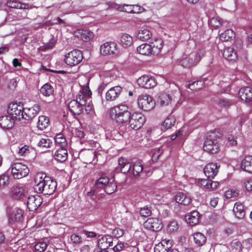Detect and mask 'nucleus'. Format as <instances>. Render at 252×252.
Wrapping results in <instances>:
<instances>
[{
    "instance_id": "18",
    "label": "nucleus",
    "mask_w": 252,
    "mask_h": 252,
    "mask_svg": "<svg viewBox=\"0 0 252 252\" xmlns=\"http://www.w3.org/2000/svg\"><path fill=\"white\" fill-rule=\"evenodd\" d=\"M40 106L38 104H34L32 107H23L22 119L29 120L33 118L39 112Z\"/></svg>"
},
{
    "instance_id": "52",
    "label": "nucleus",
    "mask_w": 252,
    "mask_h": 252,
    "mask_svg": "<svg viewBox=\"0 0 252 252\" xmlns=\"http://www.w3.org/2000/svg\"><path fill=\"white\" fill-rule=\"evenodd\" d=\"M239 194V191L237 189H228L224 192V196L227 199L236 198Z\"/></svg>"
},
{
    "instance_id": "7",
    "label": "nucleus",
    "mask_w": 252,
    "mask_h": 252,
    "mask_svg": "<svg viewBox=\"0 0 252 252\" xmlns=\"http://www.w3.org/2000/svg\"><path fill=\"white\" fill-rule=\"evenodd\" d=\"M137 101L139 107L144 111L151 110L155 105V102L153 97L147 94L140 95Z\"/></svg>"
},
{
    "instance_id": "20",
    "label": "nucleus",
    "mask_w": 252,
    "mask_h": 252,
    "mask_svg": "<svg viewBox=\"0 0 252 252\" xmlns=\"http://www.w3.org/2000/svg\"><path fill=\"white\" fill-rule=\"evenodd\" d=\"M12 196L15 199H21L28 195L27 190L22 186H16L13 187Z\"/></svg>"
},
{
    "instance_id": "3",
    "label": "nucleus",
    "mask_w": 252,
    "mask_h": 252,
    "mask_svg": "<svg viewBox=\"0 0 252 252\" xmlns=\"http://www.w3.org/2000/svg\"><path fill=\"white\" fill-rule=\"evenodd\" d=\"M130 114L128 106L124 104L116 105L110 110L111 118L119 124L127 122L130 117Z\"/></svg>"
},
{
    "instance_id": "19",
    "label": "nucleus",
    "mask_w": 252,
    "mask_h": 252,
    "mask_svg": "<svg viewBox=\"0 0 252 252\" xmlns=\"http://www.w3.org/2000/svg\"><path fill=\"white\" fill-rule=\"evenodd\" d=\"M173 246V242L168 238L161 240L154 248V252H168Z\"/></svg>"
},
{
    "instance_id": "43",
    "label": "nucleus",
    "mask_w": 252,
    "mask_h": 252,
    "mask_svg": "<svg viewBox=\"0 0 252 252\" xmlns=\"http://www.w3.org/2000/svg\"><path fill=\"white\" fill-rule=\"evenodd\" d=\"M9 7L13 8L18 9H27L29 7V5L27 4L22 3L15 0H10L8 2Z\"/></svg>"
},
{
    "instance_id": "37",
    "label": "nucleus",
    "mask_w": 252,
    "mask_h": 252,
    "mask_svg": "<svg viewBox=\"0 0 252 252\" xmlns=\"http://www.w3.org/2000/svg\"><path fill=\"white\" fill-rule=\"evenodd\" d=\"M121 44L124 47L131 46L133 43L132 37L127 33H124L121 37Z\"/></svg>"
},
{
    "instance_id": "59",
    "label": "nucleus",
    "mask_w": 252,
    "mask_h": 252,
    "mask_svg": "<svg viewBox=\"0 0 252 252\" xmlns=\"http://www.w3.org/2000/svg\"><path fill=\"white\" fill-rule=\"evenodd\" d=\"M118 9L121 11L132 13V5L126 4L120 5L118 6Z\"/></svg>"
},
{
    "instance_id": "1",
    "label": "nucleus",
    "mask_w": 252,
    "mask_h": 252,
    "mask_svg": "<svg viewBox=\"0 0 252 252\" xmlns=\"http://www.w3.org/2000/svg\"><path fill=\"white\" fill-rule=\"evenodd\" d=\"M92 92L88 86H84L77 95L76 99L71 100L68 107L70 112L75 115H79L82 111L83 106L90 100Z\"/></svg>"
},
{
    "instance_id": "29",
    "label": "nucleus",
    "mask_w": 252,
    "mask_h": 252,
    "mask_svg": "<svg viewBox=\"0 0 252 252\" xmlns=\"http://www.w3.org/2000/svg\"><path fill=\"white\" fill-rule=\"evenodd\" d=\"M23 211L20 209H16L13 210L9 216V221L14 223L16 221H20L23 220Z\"/></svg>"
},
{
    "instance_id": "4",
    "label": "nucleus",
    "mask_w": 252,
    "mask_h": 252,
    "mask_svg": "<svg viewBox=\"0 0 252 252\" xmlns=\"http://www.w3.org/2000/svg\"><path fill=\"white\" fill-rule=\"evenodd\" d=\"M41 180L34 186V190L38 193H41L44 195H51L53 194L56 189V182L53 179H51L48 177H45L42 179L40 178Z\"/></svg>"
},
{
    "instance_id": "28",
    "label": "nucleus",
    "mask_w": 252,
    "mask_h": 252,
    "mask_svg": "<svg viewBox=\"0 0 252 252\" xmlns=\"http://www.w3.org/2000/svg\"><path fill=\"white\" fill-rule=\"evenodd\" d=\"M233 212L235 217L238 219H243L245 216L244 206L240 202L235 203Z\"/></svg>"
},
{
    "instance_id": "34",
    "label": "nucleus",
    "mask_w": 252,
    "mask_h": 252,
    "mask_svg": "<svg viewBox=\"0 0 252 252\" xmlns=\"http://www.w3.org/2000/svg\"><path fill=\"white\" fill-rule=\"evenodd\" d=\"M109 182V179L106 176H101L99 177L96 181L94 185V190H99L104 189Z\"/></svg>"
},
{
    "instance_id": "31",
    "label": "nucleus",
    "mask_w": 252,
    "mask_h": 252,
    "mask_svg": "<svg viewBox=\"0 0 252 252\" xmlns=\"http://www.w3.org/2000/svg\"><path fill=\"white\" fill-rule=\"evenodd\" d=\"M152 36V33L148 29H141L138 31L136 37L142 41H146L150 39Z\"/></svg>"
},
{
    "instance_id": "44",
    "label": "nucleus",
    "mask_w": 252,
    "mask_h": 252,
    "mask_svg": "<svg viewBox=\"0 0 252 252\" xmlns=\"http://www.w3.org/2000/svg\"><path fill=\"white\" fill-rule=\"evenodd\" d=\"M143 165L141 161H136L133 166V174L135 177L139 176L140 173L143 171Z\"/></svg>"
},
{
    "instance_id": "41",
    "label": "nucleus",
    "mask_w": 252,
    "mask_h": 252,
    "mask_svg": "<svg viewBox=\"0 0 252 252\" xmlns=\"http://www.w3.org/2000/svg\"><path fill=\"white\" fill-rule=\"evenodd\" d=\"M193 238L195 243L199 246L204 245L206 241V237L200 232L194 233Z\"/></svg>"
},
{
    "instance_id": "48",
    "label": "nucleus",
    "mask_w": 252,
    "mask_h": 252,
    "mask_svg": "<svg viewBox=\"0 0 252 252\" xmlns=\"http://www.w3.org/2000/svg\"><path fill=\"white\" fill-rule=\"evenodd\" d=\"M83 240L81 236L77 233H73L70 235L69 242L73 245H79Z\"/></svg>"
},
{
    "instance_id": "15",
    "label": "nucleus",
    "mask_w": 252,
    "mask_h": 252,
    "mask_svg": "<svg viewBox=\"0 0 252 252\" xmlns=\"http://www.w3.org/2000/svg\"><path fill=\"white\" fill-rule=\"evenodd\" d=\"M42 203V198L39 195L35 194L28 197L27 205L29 211H34L37 210Z\"/></svg>"
},
{
    "instance_id": "49",
    "label": "nucleus",
    "mask_w": 252,
    "mask_h": 252,
    "mask_svg": "<svg viewBox=\"0 0 252 252\" xmlns=\"http://www.w3.org/2000/svg\"><path fill=\"white\" fill-rule=\"evenodd\" d=\"M209 24L215 28H218L222 25V22L219 17H214L209 21Z\"/></svg>"
},
{
    "instance_id": "16",
    "label": "nucleus",
    "mask_w": 252,
    "mask_h": 252,
    "mask_svg": "<svg viewBox=\"0 0 252 252\" xmlns=\"http://www.w3.org/2000/svg\"><path fill=\"white\" fill-rule=\"evenodd\" d=\"M123 90L120 86H116L110 88L105 94V99L107 101H113L117 99Z\"/></svg>"
},
{
    "instance_id": "30",
    "label": "nucleus",
    "mask_w": 252,
    "mask_h": 252,
    "mask_svg": "<svg viewBox=\"0 0 252 252\" xmlns=\"http://www.w3.org/2000/svg\"><path fill=\"white\" fill-rule=\"evenodd\" d=\"M241 168L244 171L252 173V156H247L242 160Z\"/></svg>"
},
{
    "instance_id": "56",
    "label": "nucleus",
    "mask_w": 252,
    "mask_h": 252,
    "mask_svg": "<svg viewBox=\"0 0 252 252\" xmlns=\"http://www.w3.org/2000/svg\"><path fill=\"white\" fill-rule=\"evenodd\" d=\"M47 245L43 242H40L36 244L34 246V252H44L46 249Z\"/></svg>"
},
{
    "instance_id": "55",
    "label": "nucleus",
    "mask_w": 252,
    "mask_h": 252,
    "mask_svg": "<svg viewBox=\"0 0 252 252\" xmlns=\"http://www.w3.org/2000/svg\"><path fill=\"white\" fill-rule=\"evenodd\" d=\"M9 176L4 173L0 175V187L7 186L9 184Z\"/></svg>"
},
{
    "instance_id": "61",
    "label": "nucleus",
    "mask_w": 252,
    "mask_h": 252,
    "mask_svg": "<svg viewBox=\"0 0 252 252\" xmlns=\"http://www.w3.org/2000/svg\"><path fill=\"white\" fill-rule=\"evenodd\" d=\"M219 103L223 107H228L231 106L233 104V102L228 99L223 98L220 99Z\"/></svg>"
},
{
    "instance_id": "17",
    "label": "nucleus",
    "mask_w": 252,
    "mask_h": 252,
    "mask_svg": "<svg viewBox=\"0 0 252 252\" xmlns=\"http://www.w3.org/2000/svg\"><path fill=\"white\" fill-rule=\"evenodd\" d=\"M220 165L217 163H209L204 167L203 171L208 179H213L217 175Z\"/></svg>"
},
{
    "instance_id": "25",
    "label": "nucleus",
    "mask_w": 252,
    "mask_h": 252,
    "mask_svg": "<svg viewBox=\"0 0 252 252\" xmlns=\"http://www.w3.org/2000/svg\"><path fill=\"white\" fill-rule=\"evenodd\" d=\"M199 218V213L196 211H192L185 216V219L187 222L190 225L192 226L198 223Z\"/></svg>"
},
{
    "instance_id": "39",
    "label": "nucleus",
    "mask_w": 252,
    "mask_h": 252,
    "mask_svg": "<svg viewBox=\"0 0 252 252\" xmlns=\"http://www.w3.org/2000/svg\"><path fill=\"white\" fill-rule=\"evenodd\" d=\"M235 36V33L232 30H227L220 34V37L222 41H227L232 40Z\"/></svg>"
},
{
    "instance_id": "38",
    "label": "nucleus",
    "mask_w": 252,
    "mask_h": 252,
    "mask_svg": "<svg viewBox=\"0 0 252 252\" xmlns=\"http://www.w3.org/2000/svg\"><path fill=\"white\" fill-rule=\"evenodd\" d=\"M151 48L149 44L143 43L137 48V51L139 54L143 55H152Z\"/></svg>"
},
{
    "instance_id": "64",
    "label": "nucleus",
    "mask_w": 252,
    "mask_h": 252,
    "mask_svg": "<svg viewBox=\"0 0 252 252\" xmlns=\"http://www.w3.org/2000/svg\"><path fill=\"white\" fill-rule=\"evenodd\" d=\"M244 185L248 191H252V179H248L244 182Z\"/></svg>"
},
{
    "instance_id": "53",
    "label": "nucleus",
    "mask_w": 252,
    "mask_h": 252,
    "mask_svg": "<svg viewBox=\"0 0 252 252\" xmlns=\"http://www.w3.org/2000/svg\"><path fill=\"white\" fill-rule=\"evenodd\" d=\"M139 213L140 216L142 217H149L152 214L151 208L148 206H145L140 209Z\"/></svg>"
},
{
    "instance_id": "9",
    "label": "nucleus",
    "mask_w": 252,
    "mask_h": 252,
    "mask_svg": "<svg viewBox=\"0 0 252 252\" xmlns=\"http://www.w3.org/2000/svg\"><path fill=\"white\" fill-rule=\"evenodd\" d=\"M23 106L22 104L12 102L8 105L7 113L14 120H21L23 117Z\"/></svg>"
},
{
    "instance_id": "26",
    "label": "nucleus",
    "mask_w": 252,
    "mask_h": 252,
    "mask_svg": "<svg viewBox=\"0 0 252 252\" xmlns=\"http://www.w3.org/2000/svg\"><path fill=\"white\" fill-rule=\"evenodd\" d=\"M113 238L110 235H105L98 240V245L100 249H107L112 246Z\"/></svg>"
},
{
    "instance_id": "35",
    "label": "nucleus",
    "mask_w": 252,
    "mask_h": 252,
    "mask_svg": "<svg viewBox=\"0 0 252 252\" xmlns=\"http://www.w3.org/2000/svg\"><path fill=\"white\" fill-rule=\"evenodd\" d=\"M176 201L179 204L188 205L191 202V198L182 192L178 193L175 196Z\"/></svg>"
},
{
    "instance_id": "10",
    "label": "nucleus",
    "mask_w": 252,
    "mask_h": 252,
    "mask_svg": "<svg viewBox=\"0 0 252 252\" xmlns=\"http://www.w3.org/2000/svg\"><path fill=\"white\" fill-rule=\"evenodd\" d=\"M82 59V52L78 50H74L65 56L64 62L68 65L74 66L79 64Z\"/></svg>"
},
{
    "instance_id": "22",
    "label": "nucleus",
    "mask_w": 252,
    "mask_h": 252,
    "mask_svg": "<svg viewBox=\"0 0 252 252\" xmlns=\"http://www.w3.org/2000/svg\"><path fill=\"white\" fill-rule=\"evenodd\" d=\"M224 58L229 62H234L238 58L237 52L233 47L225 48L223 52Z\"/></svg>"
},
{
    "instance_id": "50",
    "label": "nucleus",
    "mask_w": 252,
    "mask_h": 252,
    "mask_svg": "<svg viewBox=\"0 0 252 252\" xmlns=\"http://www.w3.org/2000/svg\"><path fill=\"white\" fill-rule=\"evenodd\" d=\"M243 246L241 243L238 241H234L231 243V252H241Z\"/></svg>"
},
{
    "instance_id": "13",
    "label": "nucleus",
    "mask_w": 252,
    "mask_h": 252,
    "mask_svg": "<svg viewBox=\"0 0 252 252\" xmlns=\"http://www.w3.org/2000/svg\"><path fill=\"white\" fill-rule=\"evenodd\" d=\"M145 228L153 231H158L161 229L162 227L160 220L157 218H150L144 223Z\"/></svg>"
},
{
    "instance_id": "60",
    "label": "nucleus",
    "mask_w": 252,
    "mask_h": 252,
    "mask_svg": "<svg viewBox=\"0 0 252 252\" xmlns=\"http://www.w3.org/2000/svg\"><path fill=\"white\" fill-rule=\"evenodd\" d=\"M124 233V230L119 228H116L112 231V235L116 238L122 236Z\"/></svg>"
},
{
    "instance_id": "58",
    "label": "nucleus",
    "mask_w": 252,
    "mask_h": 252,
    "mask_svg": "<svg viewBox=\"0 0 252 252\" xmlns=\"http://www.w3.org/2000/svg\"><path fill=\"white\" fill-rule=\"evenodd\" d=\"M102 81H105L107 83H110L112 80L113 74L110 71H105L101 74Z\"/></svg>"
},
{
    "instance_id": "62",
    "label": "nucleus",
    "mask_w": 252,
    "mask_h": 252,
    "mask_svg": "<svg viewBox=\"0 0 252 252\" xmlns=\"http://www.w3.org/2000/svg\"><path fill=\"white\" fill-rule=\"evenodd\" d=\"M144 8L137 4L132 5V13H140L144 11Z\"/></svg>"
},
{
    "instance_id": "14",
    "label": "nucleus",
    "mask_w": 252,
    "mask_h": 252,
    "mask_svg": "<svg viewBox=\"0 0 252 252\" xmlns=\"http://www.w3.org/2000/svg\"><path fill=\"white\" fill-rule=\"evenodd\" d=\"M138 85L145 89H151L155 87L157 82L154 77L147 75H143L139 77L137 80Z\"/></svg>"
},
{
    "instance_id": "51",
    "label": "nucleus",
    "mask_w": 252,
    "mask_h": 252,
    "mask_svg": "<svg viewBox=\"0 0 252 252\" xmlns=\"http://www.w3.org/2000/svg\"><path fill=\"white\" fill-rule=\"evenodd\" d=\"M179 228L178 222L174 220L170 221L167 226V230L169 232H173L177 231Z\"/></svg>"
},
{
    "instance_id": "36",
    "label": "nucleus",
    "mask_w": 252,
    "mask_h": 252,
    "mask_svg": "<svg viewBox=\"0 0 252 252\" xmlns=\"http://www.w3.org/2000/svg\"><path fill=\"white\" fill-rule=\"evenodd\" d=\"M49 125V119L45 116H40L38 118L37 127L40 130L46 128Z\"/></svg>"
},
{
    "instance_id": "23",
    "label": "nucleus",
    "mask_w": 252,
    "mask_h": 252,
    "mask_svg": "<svg viewBox=\"0 0 252 252\" xmlns=\"http://www.w3.org/2000/svg\"><path fill=\"white\" fill-rule=\"evenodd\" d=\"M14 120L7 114L6 115L0 117V126L6 129H9L13 127Z\"/></svg>"
},
{
    "instance_id": "12",
    "label": "nucleus",
    "mask_w": 252,
    "mask_h": 252,
    "mask_svg": "<svg viewBox=\"0 0 252 252\" xmlns=\"http://www.w3.org/2000/svg\"><path fill=\"white\" fill-rule=\"evenodd\" d=\"M100 52L104 56L116 54L118 53L117 45L115 42H106L101 45Z\"/></svg>"
},
{
    "instance_id": "63",
    "label": "nucleus",
    "mask_w": 252,
    "mask_h": 252,
    "mask_svg": "<svg viewBox=\"0 0 252 252\" xmlns=\"http://www.w3.org/2000/svg\"><path fill=\"white\" fill-rule=\"evenodd\" d=\"M17 84V81L15 79H12L8 83V87L10 90H14L16 88Z\"/></svg>"
},
{
    "instance_id": "32",
    "label": "nucleus",
    "mask_w": 252,
    "mask_h": 252,
    "mask_svg": "<svg viewBox=\"0 0 252 252\" xmlns=\"http://www.w3.org/2000/svg\"><path fill=\"white\" fill-rule=\"evenodd\" d=\"M54 157L56 160L60 162H63L65 161L67 158V152L64 147H60L58 149L55 154Z\"/></svg>"
},
{
    "instance_id": "24",
    "label": "nucleus",
    "mask_w": 252,
    "mask_h": 252,
    "mask_svg": "<svg viewBox=\"0 0 252 252\" xmlns=\"http://www.w3.org/2000/svg\"><path fill=\"white\" fill-rule=\"evenodd\" d=\"M239 94L241 99L247 102L252 100V88L245 87L240 89Z\"/></svg>"
},
{
    "instance_id": "6",
    "label": "nucleus",
    "mask_w": 252,
    "mask_h": 252,
    "mask_svg": "<svg viewBox=\"0 0 252 252\" xmlns=\"http://www.w3.org/2000/svg\"><path fill=\"white\" fill-rule=\"evenodd\" d=\"M11 173L14 179H20L27 176L29 169L26 164L21 162L13 163L11 166Z\"/></svg>"
},
{
    "instance_id": "46",
    "label": "nucleus",
    "mask_w": 252,
    "mask_h": 252,
    "mask_svg": "<svg viewBox=\"0 0 252 252\" xmlns=\"http://www.w3.org/2000/svg\"><path fill=\"white\" fill-rule=\"evenodd\" d=\"M55 142L60 147H64L66 145L65 138L62 134H58L55 138Z\"/></svg>"
},
{
    "instance_id": "47",
    "label": "nucleus",
    "mask_w": 252,
    "mask_h": 252,
    "mask_svg": "<svg viewBox=\"0 0 252 252\" xmlns=\"http://www.w3.org/2000/svg\"><path fill=\"white\" fill-rule=\"evenodd\" d=\"M175 119L173 117H170L167 118L162 124V128H164V130L170 128L173 126L175 123Z\"/></svg>"
},
{
    "instance_id": "57",
    "label": "nucleus",
    "mask_w": 252,
    "mask_h": 252,
    "mask_svg": "<svg viewBox=\"0 0 252 252\" xmlns=\"http://www.w3.org/2000/svg\"><path fill=\"white\" fill-rule=\"evenodd\" d=\"M212 179H199L198 180V183H199L201 185V186L205 188V189L209 191L210 186L211 185V182Z\"/></svg>"
},
{
    "instance_id": "45",
    "label": "nucleus",
    "mask_w": 252,
    "mask_h": 252,
    "mask_svg": "<svg viewBox=\"0 0 252 252\" xmlns=\"http://www.w3.org/2000/svg\"><path fill=\"white\" fill-rule=\"evenodd\" d=\"M117 185L114 182V179L112 180V181H110L109 180V182L108 184H107L105 188L103 189L105 192L107 194H112L117 189Z\"/></svg>"
},
{
    "instance_id": "33",
    "label": "nucleus",
    "mask_w": 252,
    "mask_h": 252,
    "mask_svg": "<svg viewBox=\"0 0 252 252\" xmlns=\"http://www.w3.org/2000/svg\"><path fill=\"white\" fill-rule=\"evenodd\" d=\"M76 35L84 41H87L94 37V33L91 31L79 30L76 32Z\"/></svg>"
},
{
    "instance_id": "2",
    "label": "nucleus",
    "mask_w": 252,
    "mask_h": 252,
    "mask_svg": "<svg viewBox=\"0 0 252 252\" xmlns=\"http://www.w3.org/2000/svg\"><path fill=\"white\" fill-rule=\"evenodd\" d=\"M205 53L206 51L204 49H199L195 53H186L181 58L179 64L186 68L195 66L204 57Z\"/></svg>"
},
{
    "instance_id": "21",
    "label": "nucleus",
    "mask_w": 252,
    "mask_h": 252,
    "mask_svg": "<svg viewBox=\"0 0 252 252\" xmlns=\"http://www.w3.org/2000/svg\"><path fill=\"white\" fill-rule=\"evenodd\" d=\"M118 165L116 170L121 171L123 173H127L131 167L130 162L126 158L121 157L118 159Z\"/></svg>"
},
{
    "instance_id": "5",
    "label": "nucleus",
    "mask_w": 252,
    "mask_h": 252,
    "mask_svg": "<svg viewBox=\"0 0 252 252\" xmlns=\"http://www.w3.org/2000/svg\"><path fill=\"white\" fill-rule=\"evenodd\" d=\"M220 134L219 132H211L204 143V150L210 154L218 153L220 151Z\"/></svg>"
},
{
    "instance_id": "54",
    "label": "nucleus",
    "mask_w": 252,
    "mask_h": 252,
    "mask_svg": "<svg viewBox=\"0 0 252 252\" xmlns=\"http://www.w3.org/2000/svg\"><path fill=\"white\" fill-rule=\"evenodd\" d=\"M52 144L51 140L48 138H41L38 143V146L41 148H49Z\"/></svg>"
},
{
    "instance_id": "40",
    "label": "nucleus",
    "mask_w": 252,
    "mask_h": 252,
    "mask_svg": "<svg viewBox=\"0 0 252 252\" xmlns=\"http://www.w3.org/2000/svg\"><path fill=\"white\" fill-rule=\"evenodd\" d=\"M40 91L43 95L48 96L53 94L54 90L52 86L47 83L41 87Z\"/></svg>"
},
{
    "instance_id": "27",
    "label": "nucleus",
    "mask_w": 252,
    "mask_h": 252,
    "mask_svg": "<svg viewBox=\"0 0 252 252\" xmlns=\"http://www.w3.org/2000/svg\"><path fill=\"white\" fill-rule=\"evenodd\" d=\"M151 47V50L153 55H158L160 52L163 47V41L160 38H155L154 41L150 42L149 44Z\"/></svg>"
},
{
    "instance_id": "8",
    "label": "nucleus",
    "mask_w": 252,
    "mask_h": 252,
    "mask_svg": "<svg viewBox=\"0 0 252 252\" xmlns=\"http://www.w3.org/2000/svg\"><path fill=\"white\" fill-rule=\"evenodd\" d=\"M180 95L179 93L176 92L174 93H163L158 96V102L162 106L169 105L172 102H178L177 98Z\"/></svg>"
},
{
    "instance_id": "11",
    "label": "nucleus",
    "mask_w": 252,
    "mask_h": 252,
    "mask_svg": "<svg viewBox=\"0 0 252 252\" xmlns=\"http://www.w3.org/2000/svg\"><path fill=\"white\" fill-rule=\"evenodd\" d=\"M129 124L130 127L135 130L140 129L145 122V117L140 113H134L130 114Z\"/></svg>"
},
{
    "instance_id": "42",
    "label": "nucleus",
    "mask_w": 252,
    "mask_h": 252,
    "mask_svg": "<svg viewBox=\"0 0 252 252\" xmlns=\"http://www.w3.org/2000/svg\"><path fill=\"white\" fill-rule=\"evenodd\" d=\"M188 88L193 91L199 90L204 87V81L198 80L188 85Z\"/></svg>"
}]
</instances>
